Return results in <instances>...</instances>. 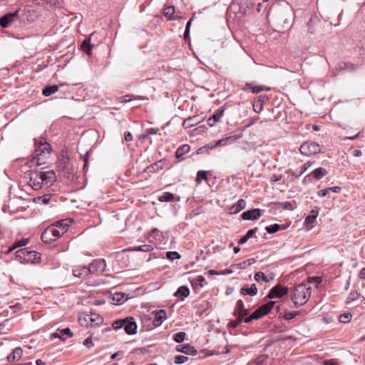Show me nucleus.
<instances>
[{
    "label": "nucleus",
    "mask_w": 365,
    "mask_h": 365,
    "mask_svg": "<svg viewBox=\"0 0 365 365\" xmlns=\"http://www.w3.org/2000/svg\"><path fill=\"white\" fill-rule=\"evenodd\" d=\"M302 314L301 312H285L284 317L287 320H290L298 316L299 314Z\"/></svg>",
    "instance_id": "c03bdc74"
},
{
    "label": "nucleus",
    "mask_w": 365,
    "mask_h": 365,
    "mask_svg": "<svg viewBox=\"0 0 365 365\" xmlns=\"http://www.w3.org/2000/svg\"><path fill=\"white\" fill-rule=\"evenodd\" d=\"M210 172H207L205 170H199L197 173V176L195 181L197 184L200 183L202 180H207V173Z\"/></svg>",
    "instance_id": "72a5a7b5"
},
{
    "label": "nucleus",
    "mask_w": 365,
    "mask_h": 365,
    "mask_svg": "<svg viewBox=\"0 0 365 365\" xmlns=\"http://www.w3.org/2000/svg\"><path fill=\"white\" fill-rule=\"evenodd\" d=\"M163 161H155V163L151 164L150 165H148L146 167L145 169H144V173L152 174L156 173L158 170H161L163 168V166L161 163Z\"/></svg>",
    "instance_id": "b1692460"
},
{
    "label": "nucleus",
    "mask_w": 365,
    "mask_h": 365,
    "mask_svg": "<svg viewBox=\"0 0 365 365\" xmlns=\"http://www.w3.org/2000/svg\"><path fill=\"white\" fill-rule=\"evenodd\" d=\"M279 229H280V225L278 224H274L272 225L266 227V230L270 234L277 232V231L279 230Z\"/></svg>",
    "instance_id": "49530a36"
},
{
    "label": "nucleus",
    "mask_w": 365,
    "mask_h": 365,
    "mask_svg": "<svg viewBox=\"0 0 365 365\" xmlns=\"http://www.w3.org/2000/svg\"><path fill=\"white\" fill-rule=\"evenodd\" d=\"M254 278L257 282H259L260 280H262L265 282H269L273 277H271L269 278L262 272H257L255 273Z\"/></svg>",
    "instance_id": "f704fd0d"
},
{
    "label": "nucleus",
    "mask_w": 365,
    "mask_h": 365,
    "mask_svg": "<svg viewBox=\"0 0 365 365\" xmlns=\"http://www.w3.org/2000/svg\"><path fill=\"white\" fill-rule=\"evenodd\" d=\"M257 230V228L249 230L245 235L246 237L250 239L256 233Z\"/></svg>",
    "instance_id": "338daca9"
},
{
    "label": "nucleus",
    "mask_w": 365,
    "mask_h": 365,
    "mask_svg": "<svg viewBox=\"0 0 365 365\" xmlns=\"http://www.w3.org/2000/svg\"><path fill=\"white\" fill-rule=\"evenodd\" d=\"M274 19L277 25L281 29L291 28L294 19V12L292 7L288 4L281 6L278 9Z\"/></svg>",
    "instance_id": "f257e3e1"
},
{
    "label": "nucleus",
    "mask_w": 365,
    "mask_h": 365,
    "mask_svg": "<svg viewBox=\"0 0 365 365\" xmlns=\"http://www.w3.org/2000/svg\"><path fill=\"white\" fill-rule=\"evenodd\" d=\"M351 318V315L349 313H345L340 315L339 321L341 323H346L350 321Z\"/></svg>",
    "instance_id": "5fc2aeb1"
},
{
    "label": "nucleus",
    "mask_w": 365,
    "mask_h": 365,
    "mask_svg": "<svg viewBox=\"0 0 365 365\" xmlns=\"http://www.w3.org/2000/svg\"><path fill=\"white\" fill-rule=\"evenodd\" d=\"M81 49L88 55L91 54V44L90 38H86L81 43Z\"/></svg>",
    "instance_id": "7c9ffc66"
},
{
    "label": "nucleus",
    "mask_w": 365,
    "mask_h": 365,
    "mask_svg": "<svg viewBox=\"0 0 365 365\" xmlns=\"http://www.w3.org/2000/svg\"><path fill=\"white\" fill-rule=\"evenodd\" d=\"M26 251H27V248H23V249H20L16 252V259H18L22 263H24Z\"/></svg>",
    "instance_id": "c9c22d12"
},
{
    "label": "nucleus",
    "mask_w": 365,
    "mask_h": 365,
    "mask_svg": "<svg viewBox=\"0 0 365 365\" xmlns=\"http://www.w3.org/2000/svg\"><path fill=\"white\" fill-rule=\"evenodd\" d=\"M106 267L105 259H98L93 260L88 267L91 269V274H102Z\"/></svg>",
    "instance_id": "0eeeda50"
},
{
    "label": "nucleus",
    "mask_w": 365,
    "mask_h": 365,
    "mask_svg": "<svg viewBox=\"0 0 365 365\" xmlns=\"http://www.w3.org/2000/svg\"><path fill=\"white\" fill-rule=\"evenodd\" d=\"M153 246L150 245H143L133 248V250L141 252H150L153 250Z\"/></svg>",
    "instance_id": "a19ab883"
},
{
    "label": "nucleus",
    "mask_w": 365,
    "mask_h": 365,
    "mask_svg": "<svg viewBox=\"0 0 365 365\" xmlns=\"http://www.w3.org/2000/svg\"><path fill=\"white\" fill-rule=\"evenodd\" d=\"M34 156L32 160L48 158L51 152V145L43 138H34Z\"/></svg>",
    "instance_id": "7ed1b4c3"
},
{
    "label": "nucleus",
    "mask_w": 365,
    "mask_h": 365,
    "mask_svg": "<svg viewBox=\"0 0 365 365\" xmlns=\"http://www.w3.org/2000/svg\"><path fill=\"white\" fill-rule=\"evenodd\" d=\"M200 121L201 118L200 116L194 115L186 118L182 123V126L185 128H189L198 124Z\"/></svg>",
    "instance_id": "6ab92c4d"
},
{
    "label": "nucleus",
    "mask_w": 365,
    "mask_h": 365,
    "mask_svg": "<svg viewBox=\"0 0 365 365\" xmlns=\"http://www.w3.org/2000/svg\"><path fill=\"white\" fill-rule=\"evenodd\" d=\"M175 12V8L173 6H168L165 8L164 11V15L168 17L169 19H175V18L172 17Z\"/></svg>",
    "instance_id": "37998d69"
},
{
    "label": "nucleus",
    "mask_w": 365,
    "mask_h": 365,
    "mask_svg": "<svg viewBox=\"0 0 365 365\" xmlns=\"http://www.w3.org/2000/svg\"><path fill=\"white\" fill-rule=\"evenodd\" d=\"M126 322V319H120V320H117V321H115L112 326L113 327L114 329H119L122 327H124V324H125Z\"/></svg>",
    "instance_id": "de8ad7c7"
},
{
    "label": "nucleus",
    "mask_w": 365,
    "mask_h": 365,
    "mask_svg": "<svg viewBox=\"0 0 365 365\" xmlns=\"http://www.w3.org/2000/svg\"><path fill=\"white\" fill-rule=\"evenodd\" d=\"M124 294L115 293L113 296V300L117 302L118 304H121L123 302Z\"/></svg>",
    "instance_id": "864d4df0"
},
{
    "label": "nucleus",
    "mask_w": 365,
    "mask_h": 365,
    "mask_svg": "<svg viewBox=\"0 0 365 365\" xmlns=\"http://www.w3.org/2000/svg\"><path fill=\"white\" fill-rule=\"evenodd\" d=\"M26 9H17L14 12H9L0 17V26L8 28L15 21L20 19L24 15Z\"/></svg>",
    "instance_id": "20e7f679"
},
{
    "label": "nucleus",
    "mask_w": 365,
    "mask_h": 365,
    "mask_svg": "<svg viewBox=\"0 0 365 365\" xmlns=\"http://www.w3.org/2000/svg\"><path fill=\"white\" fill-rule=\"evenodd\" d=\"M73 274L74 277L84 279L91 274V269L86 266H76L73 269Z\"/></svg>",
    "instance_id": "9d476101"
},
{
    "label": "nucleus",
    "mask_w": 365,
    "mask_h": 365,
    "mask_svg": "<svg viewBox=\"0 0 365 365\" xmlns=\"http://www.w3.org/2000/svg\"><path fill=\"white\" fill-rule=\"evenodd\" d=\"M241 137V134L230 135L216 141L214 144L210 143L207 145V147L208 148L212 149L218 146H225L228 144L233 143L237 139H240Z\"/></svg>",
    "instance_id": "1a4fd4ad"
},
{
    "label": "nucleus",
    "mask_w": 365,
    "mask_h": 365,
    "mask_svg": "<svg viewBox=\"0 0 365 365\" xmlns=\"http://www.w3.org/2000/svg\"><path fill=\"white\" fill-rule=\"evenodd\" d=\"M301 153L307 157H310L319 153L321 150L319 144L314 142L307 141L304 143L300 147Z\"/></svg>",
    "instance_id": "39448f33"
},
{
    "label": "nucleus",
    "mask_w": 365,
    "mask_h": 365,
    "mask_svg": "<svg viewBox=\"0 0 365 365\" xmlns=\"http://www.w3.org/2000/svg\"><path fill=\"white\" fill-rule=\"evenodd\" d=\"M258 319H259L258 315H257L255 312H254L250 315H248V316L244 317V322L249 324V323L252 322L253 320H257Z\"/></svg>",
    "instance_id": "09e8293b"
},
{
    "label": "nucleus",
    "mask_w": 365,
    "mask_h": 365,
    "mask_svg": "<svg viewBox=\"0 0 365 365\" xmlns=\"http://www.w3.org/2000/svg\"><path fill=\"white\" fill-rule=\"evenodd\" d=\"M56 226L60 230H65V232H66L67 227H68V225L64 221H60L57 222Z\"/></svg>",
    "instance_id": "13d9d810"
},
{
    "label": "nucleus",
    "mask_w": 365,
    "mask_h": 365,
    "mask_svg": "<svg viewBox=\"0 0 365 365\" xmlns=\"http://www.w3.org/2000/svg\"><path fill=\"white\" fill-rule=\"evenodd\" d=\"M277 207L282 208L283 210H293L294 206L290 202L285 201V202H279L277 204Z\"/></svg>",
    "instance_id": "e433bc0d"
},
{
    "label": "nucleus",
    "mask_w": 365,
    "mask_h": 365,
    "mask_svg": "<svg viewBox=\"0 0 365 365\" xmlns=\"http://www.w3.org/2000/svg\"><path fill=\"white\" fill-rule=\"evenodd\" d=\"M29 241V238L24 239L22 238L21 240H16L14 244V248H19L23 246H26Z\"/></svg>",
    "instance_id": "79ce46f5"
},
{
    "label": "nucleus",
    "mask_w": 365,
    "mask_h": 365,
    "mask_svg": "<svg viewBox=\"0 0 365 365\" xmlns=\"http://www.w3.org/2000/svg\"><path fill=\"white\" fill-rule=\"evenodd\" d=\"M166 255H167L168 259H171V260L180 258V255L177 252H168L166 253Z\"/></svg>",
    "instance_id": "6e6d98bb"
},
{
    "label": "nucleus",
    "mask_w": 365,
    "mask_h": 365,
    "mask_svg": "<svg viewBox=\"0 0 365 365\" xmlns=\"http://www.w3.org/2000/svg\"><path fill=\"white\" fill-rule=\"evenodd\" d=\"M307 27H308V33L313 34L314 33V29L313 26V21L312 19H309V21L307 23Z\"/></svg>",
    "instance_id": "e2e57ef3"
},
{
    "label": "nucleus",
    "mask_w": 365,
    "mask_h": 365,
    "mask_svg": "<svg viewBox=\"0 0 365 365\" xmlns=\"http://www.w3.org/2000/svg\"><path fill=\"white\" fill-rule=\"evenodd\" d=\"M311 296V287L307 284L301 283L295 287L292 293V301L294 307L297 308L307 303Z\"/></svg>",
    "instance_id": "f03ea898"
},
{
    "label": "nucleus",
    "mask_w": 365,
    "mask_h": 365,
    "mask_svg": "<svg viewBox=\"0 0 365 365\" xmlns=\"http://www.w3.org/2000/svg\"><path fill=\"white\" fill-rule=\"evenodd\" d=\"M254 110L256 113H260L263 110V106L260 103L255 101L253 104Z\"/></svg>",
    "instance_id": "680f3d73"
},
{
    "label": "nucleus",
    "mask_w": 365,
    "mask_h": 365,
    "mask_svg": "<svg viewBox=\"0 0 365 365\" xmlns=\"http://www.w3.org/2000/svg\"><path fill=\"white\" fill-rule=\"evenodd\" d=\"M83 344L87 346L88 348H91L92 346H93V341L91 339V337H88L86 338L84 341H83Z\"/></svg>",
    "instance_id": "0e129e2a"
},
{
    "label": "nucleus",
    "mask_w": 365,
    "mask_h": 365,
    "mask_svg": "<svg viewBox=\"0 0 365 365\" xmlns=\"http://www.w3.org/2000/svg\"><path fill=\"white\" fill-rule=\"evenodd\" d=\"M186 334L183 331L178 332L173 335V339L177 343H181L184 341Z\"/></svg>",
    "instance_id": "ea45409f"
},
{
    "label": "nucleus",
    "mask_w": 365,
    "mask_h": 365,
    "mask_svg": "<svg viewBox=\"0 0 365 365\" xmlns=\"http://www.w3.org/2000/svg\"><path fill=\"white\" fill-rule=\"evenodd\" d=\"M261 216V210L258 208L247 210L242 214V218L245 220H257Z\"/></svg>",
    "instance_id": "f8f14e48"
},
{
    "label": "nucleus",
    "mask_w": 365,
    "mask_h": 365,
    "mask_svg": "<svg viewBox=\"0 0 365 365\" xmlns=\"http://www.w3.org/2000/svg\"><path fill=\"white\" fill-rule=\"evenodd\" d=\"M166 319V312L164 309H160L155 312V318L153 319V324L155 327H159Z\"/></svg>",
    "instance_id": "dca6fc26"
},
{
    "label": "nucleus",
    "mask_w": 365,
    "mask_h": 365,
    "mask_svg": "<svg viewBox=\"0 0 365 365\" xmlns=\"http://www.w3.org/2000/svg\"><path fill=\"white\" fill-rule=\"evenodd\" d=\"M269 101V97L267 95H260L257 97V100L256 101L257 103H260L262 106L264 103Z\"/></svg>",
    "instance_id": "052dcab7"
},
{
    "label": "nucleus",
    "mask_w": 365,
    "mask_h": 365,
    "mask_svg": "<svg viewBox=\"0 0 365 365\" xmlns=\"http://www.w3.org/2000/svg\"><path fill=\"white\" fill-rule=\"evenodd\" d=\"M29 185L34 190H39L42 187L43 184L41 183V180L38 178V174L37 172L31 173L30 174Z\"/></svg>",
    "instance_id": "2eb2a0df"
},
{
    "label": "nucleus",
    "mask_w": 365,
    "mask_h": 365,
    "mask_svg": "<svg viewBox=\"0 0 365 365\" xmlns=\"http://www.w3.org/2000/svg\"><path fill=\"white\" fill-rule=\"evenodd\" d=\"M134 99L142 100V99H143V98L141 96H134L133 95H125V96H121L120 98V103H127V102H130Z\"/></svg>",
    "instance_id": "4c0bfd02"
},
{
    "label": "nucleus",
    "mask_w": 365,
    "mask_h": 365,
    "mask_svg": "<svg viewBox=\"0 0 365 365\" xmlns=\"http://www.w3.org/2000/svg\"><path fill=\"white\" fill-rule=\"evenodd\" d=\"M324 365H339L336 361L334 359L325 360L324 361Z\"/></svg>",
    "instance_id": "774afa93"
},
{
    "label": "nucleus",
    "mask_w": 365,
    "mask_h": 365,
    "mask_svg": "<svg viewBox=\"0 0 365 365\" xmlns=\"http://www.w3.org/2000/svg\"><path fill=\"white\" fill-rule=\"evenodd\" d=\"M312 174L317 180H319L327 174V171L323 168H318L313 171Z\"/></svg>",
    "instance_id": "473e14b6"
},
{
    "label": "nucleus",
    "mask_w": 365,
    "mask_h": 365,
    "mask_svg": "<svg viewBox=\"0 0 365 365\" xmlns=\"http://www.w3.org/2000/svg\"><path fill=\"white\" fill-rule=\"evenodd\" d=\"M287 293L288 288L280 284H278L269 290L267 297L269 299L281 298L286 295Z\"/></svg>",
    "instance_id": "6e6552de"
},
{
    "label": "nucleus",
    "mask_w": 365,
    "mask_h": 365,
    "mask_svg": "<svg viewBox=\"0 0 365 365\" xmlns=\"http://www.w3.org/2000/svg\"><path fill=\"white\" fill-rule=\"evenodd\" d=\"M126 322L124 324V330L127 334H134L136 333L137 324L133 317H126Z\"/></svg>",
    "instance_id": "ddd939ff"
},
{
    "label": "nucleus",
    "mask_w": 365,
    "mask_h": 365,
    "mask_svg": "<svg viewBox=\"0 0 365 365\" xmlns=\"http://www.w3.org/2000/svg\"><path fill=\"white\" fill-rule=\"evenodd\" d=\"M176 349L177 351L184 353L185 354L195 355L197 353V351L194 349V347L190 346L189 344L179 345L177 346Z\"/></svg>",
    "instance_id": "4be33fe9"
},
{
    "label": "nucleus",
    "mask_w": 365,
    "mask_h": 365,
    "mask_svg": "<svg viewBox=\"0 0 365 365\" xmlns=\"http://www.w3.org/2000/svg\"><path fill=\"white\" fill-rule=\"evenodd\" d=\"M190 150V147L187 144L180 145L175 152L176 158H182L183 155L188 153Z\"/></svg>",
    "instance_id": "bb28decb"
},
{
    "label": "nucleus",
    "mask_w": 365,
    "mask_h": 365,
    "mask_svg": "<svg viewBox=\"0 0 365 365\" xmlns=\"http://www.w3.org/2000/svg\"><path fill=\"white\" fill-rule=\"evenodd\" d=\"M50 195H44L43 196H40L37 198H36V200L38 202H41L44 205H47L50 202Z\"/></svg>",
    "instance_id": "8fccbe9b"
},
{
    "label": "nucleus",
    "mask_w": 365,
    "mask_h": 365,
    "mask_svg": "<svg viewBox=\"0 0 365 365\" xmlns=\"http://www.w3.org/2000/svg\"><path fill=\"white\" fill-rule=\"evenodd\" d=\"M245 308L243 301L242 299H238L236 302V307L233 314H240Z\"/></svg>",
    "instance_id": "58836bf2"
},
{
    "label": "nucleus",
    "mask_w": 365,
    "mask_h": 365,
    "mask_svg": "<svg viewBox=\"0 0 365 365\" xmlns=\"http://www.w3.org/2000/svg\"><path fill=\"white\" fill-rule=\"evenodd\" d=\"M48 228L51 229V232L55 240H57L65 233V230H60L56 225H53L48 227Z\"/></svg>",
    "instance_id": "c85d7f7f"
},
{
    "label": "nucleus",
    "mask_w": 365,
    "mask_h": 365,
    "mask_svg": "<svg viewBox=\"0 0 365 365\" xmlns=\"http://www.w3.org/2000/svg\"><path fill=\"white\" fill-rule=\"evenodd\" d=\"M318 215H319V211L317 209L312 210L311 211L310 214L306 217L305 222L307 224L314 223V220L317 217Z\"/></svg>",
    "instance_id": "2f4dec72"
},
{
    "label": "nucleus",
    "mask_w": 365,
    "mask_h": 365,
    "mask_svg": "<svg viewBox=\"0 0 365 365\" xmlns=\"http://www.w3.org/2000/svg\"><path fill=\"white\" fill-rule=\"evenodd\" d=\"M243 90H251L253 93H258L263 91V86H252L250 83H246L243 87Z\"/></svg>",
    "instance_id": "cd10ccee"
},
{
    "label": "nucleus",
    "mask_w": 365,
    "mask_h": 365,
    "mask_svg": "<svg viewBox=\"0 0 365 365\" xmlns=\"http://www.w3.org/2000/svg\"><path fill=\"white\" fill-rule=\"evenodd\" d=\"M41 238V240L46 243H51L56 240L51 232V229L48 227L42 232Z\"/></svg>",
    "instance_id": "393cba45"
},
{
    "label": "nucleus",
    "mask_w": 365,
    "mask_h": 365,
    "mask_svg": "<svg viewBox=\"0 0 365 365\" xmlns=\"http://www.w3.org/2000/svg\"><path fill=\"white\" fill-rule=\"evenodd\" d=\"M190 294V289L186 286L180 287L175 293V296L178 297L185 298Z\"/></svg>",
    "instance_id": "a878e982"
},
{
    "label": "nucleus",
    "mask_w": 365,
    "mask_h": 365,
    "mask_svg": "<svg viewBox=\"0 0 365 365\" xmlns=\"http://www.w3.org/2000/svg\"><path fill=\"white\" fill-rule=\"evenodd\" d=\"M233 315L236 317L235 321L237 322L238 325L242 322H244V317L242 315L240 314H233Z\"/></svg>",
    "instance_id": "69168bd1"
},
{
    "label": "nucleus",
    "mask_w": 365,
    "mask_h": 365,
    "mask_svg": "<svg viewBox=\"0 0 365 365\" xmlns=\"http://www.w3.org/2000/svg\"><path fill=\"white\" fill-rule=\"evenodd\" d=\"M246 207V202L243 199L239 200L230 209V214H237Z\"/></svg>",
    "instance_id": "412c9836"
},
{
    "label": "nucleus",
    "mask_w": 365,
    "mask_h": 365,
    "mask_svg": "<svg viewBox=\"0 0 365 365\" xmlns=\"http://www.w3.org/2000/svg\"><path fill=\"white\" fill-rule=\"evenodd\" d=\"M180 197L175 195H173L171 192H165L162 195L159 196L158 200L160 202H173V201H180Z\"/></svg>",
    "instance_id": "a211bd4d"
},
{
    "label": "nucleus",
    "mask_w": 365,
    "mask_h": 365,
    "mask_svg": "<svg viewBox=\"0 0 365 365\" xmlns=\"http://www.w3.org/2000/svg\"><path fill=\"white\" fill-rule=\"evenodd\" d=\"M41 183L43 185L50 186L56 180V173L53 170L37 172Z\"/></svg>",
    "instance_id": "423d86ee"
},
{
    "label": "nucleus",
    "mask_w": 365,
    "mask_h": 365,
    "mask_svg": "<svg viewBox=\"0 0 365 365\" xmlns=\"http://www.w3.org/2000/svg\"><path fill=\"white\" fill-rule=\"evenodd\" d=\"M73 332L70 328H65L60 331V333L55 332L52 334V338H58L64 341L67 337H71Z\"/></svg>",
    "instance_id": "aec40b11"
},
{
    "label": "nucleus",
    "mask_w": 365,
    "mask_h": 365,
    "mask_svg": "<svg viewBox=\"0 0 365 365\" xmlns=\"http://www.w3.org/2000/svg\"><path fill=\"white\" fill-rule=\"evenodd\" d=\"M306 169L307 168L304 166H302L299 168V170L297 169L296 171H293L290 169L289 173L298 178V177L301 176L305 172Z\"/></svg>",
    "instance_id": "3c124183"
},
{
    "label": "nucleus",
    "mask_w": 365,
    "mask_h": 365,
    "mask_svg": "<svg viewBox=\"0 0 365 365\" xmlns=\"http://www.w3.org/2000/svg\"><path fill=\"white\" fill-rule=\"evenodd\" d=\"M58 90V87L56 85L47 86L43 89V94L45 96H49L53 93H55Z\"/></svg>",
    "instance_id": "c756f323"
},
{
    "label": "nucleus",
    "mask_w": 365,
    "mask_h": 365,
    "mask_svg": "<svg viewBox=\"0 0 365 365\" xmlns=\"http://www.w3.org/2000/svg\"><path fill=\"white\" fill-rule=\"evenodd\" d=\"M267 358V356L260 355L255 359V362L257 365H262Z\"/></svg>",
    "instance_id": "bf43d9fd"
},
{
    "label": "nucleus",
    "mask_w": 365,
    "mask_h": 365,
    "mask_svg": "<svg viewBox=\"0 0 365 365\" xmlns=\"http://www.w3.org/2000/svg\"><path fill=\"white\" fill-rule=\"evenodd\" d=\"M188 360V357L182 356V355H178L175 357V363L178 364H182L186 362Z\"/></svg>",
    "instance_id": "603ef678"
},
{
    "label": "nucleus",
    "mask_w": 365,
    "mask_h": 365,
    "mask_svg": "<svg viewBox=\"0 0 365 365\" xmlns=\"http://www.w3.org/2000/svg\"><path fill=\"white\" fill-rule=\"evenodd\" d=\"M242 295L248 294L250 296H255L257 294V288L255 284H252L250 287H243L240 289Z\"/></svg>",
    "instance_id": "5701e85b"
},
{
    "label": "nucleus",
    "mask_w": 365,
    "mask_h": 365,
    "mask_svg": "<svg viewBox=\"0 0 365 365\" xmlns=\"http://www.w3.org/2000/svg\"><path fill=\"white\" fill-rule=\"evenodd\" d=\"M274 305H275V302L270 301V302L260 306L255 312L257 314V315H258L259 319H260L263 316L267 314L272 310V309L274 308Z\"/></svg>",
    "instance_id": "9b49d317"
},
{
    "label": "nucleus",
    "mask_w": 365,
    "mask_h": 365,
    "mask_svg": "<svg viewBox=\"0 0 365 365\" xmlns=\"http://www.w3.org/2000/svg\"><path fill=\"white\" fill-rule=\"evenodd\" d=\"M225 110L224 109H218L215 111V113L212 115L214 121L217 123L220 121V118L222 117Z\"/></svg>",
    "instance_id": "a18cd8bd"
},
{
    "label": "nucleus",
    "mask_w": 365,
    "mask_h": 365,
    "mask_svg": "<svg viewBox=\"0 0 365 365\" xmlns=\"http://www.w3.org/2000/svg\"><path fill=\"white\" fill-rule=\"evenodd\" d=\"M41 259V254L27 249L24 263H36Z\"/></svg>",
    "instance_id": "4468645a"
},
{
    "label": "nucleus",
    "mask_w": 365,
    "mask_h": 365,
    "mask_svg": "<svg viewBox=\"0 0 365 365\" xmlns=\"http://www.w3.org/2000/svg\"><path fill=\"white\" fill-rule=\"evenodd\" d=\"M205 130H207V128L205 125L198 126L197 128L192 130V135H198L200 133H205Z\"/></svg>",
    "instance_id": "4d7b16f0"
},
{
    "label": "nucleus",
    "mask_w": 365,
    "mask_h": 365,
    "mask_svg": "<svg viewBox=\"0 0 365 365\" xmlns=\"http://www.w3.org/2000/svg\"><path fill=\"white\" fill-rule=\"evenodd\" d=\"M23 355V350L21 347L15 348L13 351L7 356L9 362H13L19 360Z\"/></svg>",
    "instance_id": "f3484780"
}]
</instances>
